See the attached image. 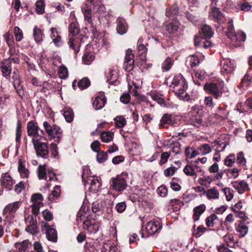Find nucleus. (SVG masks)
I'll list each match as a JSON object with an SVG mask.
<instances>
[{
	"label": "nucleus",
	"instance_id": "nucleus-1",
	"mask_svg": "<svg viewBox=\"0 0 252 252\" xmlns=\"http://www.w3.org/2000/svg\"><path fill=\"white\" fill-rule=\"evenodd\" d=\"M173 91L175 94L180 99L184 100H188L189 95L186 90L188 88V84L181 74H178L174 76L172 82Z\"/></svg>",
	"mask_w": 252,
	"mask_h": 252
},
{
	"label": "nucleus",
	"instance_id": "nucleus-2",
	"mask_svg": "<svg viewBox=\"0 0 252 252\" xmlns=\"http://www.w3.org/2000/svg\"><path fill=\"white\" fill-rule=\"evenodd\" d=\"M234 31L233 20L230 18H228V27L227 31L226 32V35L229 37L232 41L241 42L245 40L246 36L244 32L240 31L234 33Z\"/></svg>",
	"mask_w": 252,
	"mask_h": 252
},
{
	"label": "nucleus",
	"instance_id": "nucleus-3",
	"mask_svg": "<svg viewBox=\"0 0 252 252\" xmlns=\"http://www.w3.org/2000/svg\"><path fill=\"white\" fill-rule=\"evenodd\" d=\"M43 126L49 138L50 139L53 138L59 143L62 136L60 127L56 125L51 126L46 121L43 123Z\"/></svg>",
	"mask_w": 252,
	"mask_h": 252
},
{
	"label": "nucleus",
	"instance_id": "nucleus-4",
	"mask_svg": "<svg viewBox=\"0 0 252 252\" xmlns=\"http://www.w3.org/2000/svg\"><path fill=\"white\" fill-rule=\"evenodd\" d=\"M127 177L121 174L112 178L110 181L111 188L118 192L123 191L127 187Z\"/></svg>",
	"mask_w": 252,
	"mask_h": 252
},
{
	"label": "nucleus",
	"instance_id": "nucleus-5",
	"mask_svg": "<svg viewBox=\"0 0 252 252\" xmlns=\"http://www.w3.org/2000/svg\"><path fill=\"white\" fill-rule=\"evenodd\" d=\"M42 139H32V142L37 156L46 158L49 153L48 147L47 143L41 141Z\"/></svg>",
	"mask_w": 252,
	"mask_h": 252
},
{
	"label": "nucleus",
	"instance_id": "nucleus-6",
	"mask_svg": "<svg viewBox=\"0 0 252 252\" xmlns=\"http://www.w3.org/2000/svg\"><path fill=\"white\" fill-rule=\"evenodd\" d=\"M27 131L29 136H32V139H43L44 138V132L42 130H40L39 133V127L37 124L33 121L29 122L27 124Z\"/></svg>",
	"mask_w": 252,
	"mask_h": 252
},
{
	"label": "nucleus",
	"instance_id": "nucleus-7",
	"mask_svg": "<svg viewBox=\"0 0 252 252\" xmlns=\"http://www.w3.org/2000/svg\"><path fill=\"white\" fill-rule=\"evenodd\" d=\"M25 220L27 225L26 231L32 235H36L39 232V229L37 226L36 217L33 215H29L25 216Z\"/></svg>",
	"mask_w": 252,
	"mask_h": 252
},
{
	"label": "nucleus",
	"instance_id": "nucleus-8",
	"mask_svg": "<svg viewBox=\"0 0 252 252\" xmlns=\"http://www.w3.org/2000/svg\"><path fill=\"white\" fill-rule=\"evenodd\" d=\"M222 86L221 83H207L204 86V89L209 94H213L216 99H218L222 94V92L220 91V88Z\"/></svg>",
	"mask_w": 252,
	"mask_h": 252
},
{
	"label": "nucleus",
	"instance_id": "nucleus-9",
	"mask_svg": "<svg viewBox=\"0 0 252 252\" xmlns=\"http://www.w3.org/2000/svg\"><path fill=\"white\" fill-rule=\"evenodd\" d=\"M188 124L195 127H199L202 123V119L198 114V110L196 109H192L188 114L187 119Z\"/></svg>",
	"mask_w": 252,
	"mask_h": 252
},
{
	"label": "nucleus",
	"instance_id": "nucleus-10",
	"mask_svg": "<svg viewBox=\"0 0 252 252\" xmlns=\"http://www.w3.org/2000/svg\"><path fill=\"white\" fill-rule=\"evenodd\" d=\"M41 230L46 233L47 238L49 241L53 242L57 241L58 237L56 230L54 228L50 227L46 223L42 222Z\"/></svg>",
	"mask_w": 252,
	"mask_h": 252
},
{
	"label": "nucleus",
	"instance_id": "nucleus-11",
	"mask_svg": "<svg viewBox=\"0 0 252 252\" xmlns=\"http://www.w3.org/2000/svg\"><path fill=\"white\" fill-rule=\"evenodd\" d=\"M202 171L201 167L195 164H188L184 168L185 174L188 176L192 177L194 179L197 178L199 172H202Z\"/></svg>",
	"mask_w": 252,
	"mask_h": 252
},
{
	"label": "nucleus",
	"instance_id": "nucleus-12",
	"mask_svg": "<svg viewBox=\"0 0 252 252\" xmlns=\"http://www.w3.org/2000/svg\"><path fill=\"white\" fill-rule=\"evenodd\" d=\"M162 228V225L157 220L149 221L146 224V230L149 235H154L159 232Z\"/></svg>",
	"mask_w": 252,
	"mask_h": 252
},
{
	"label": "nucleus",
	"instance_id": "nucleus-13",
	"mask_svg": "<svg viewBox=\"0 0 252 252\" xmlns=\"http://www.w3.org/2000/svg\"><path fill=\"white\" fill-rule=\"evenodd\" d=\"M221 73L223 74H228L232 73L235 68L233 61L229 59H223L220 62Z\"/></svg>",
	"mask_w": 252,
	"mask_h": 252
},
{
	"label": "nucleus",
	"instance_id": "nucleus-14",
	"mask_svg": "<svg viewBox=\"0 0 252 252\" xmlns=\"http://www.w3.org/2000/svg\"><path fill=\"white\" fill-rule=\"evenodd\" d=\"M211 10L209 14V17L211 20H213L217 22H223L224 19L228 25V19H224L223 14L219 8L212 6Z\"/></svg>",
	"mask_w": 252,
	"mask_h": 252
},
{
	"label": "nucleus",
	"instance_id": "nucleus-15",
	"mask_svg": "<svg viewBox=\"0 0 252 252\" xmlns=\"http://www.w3.org/2000/svg\"><path fill=\"white\" fill-rule=\"evenodd\" d=\"M132 51L127 50L126 53L125 61L124 62V68L127 71L131 70L134 66V55L131 53Z\"/></svg>",
	"mask_w": 252,
	"mask_h": 252
},
{
	"label": "nucleus",
	"instance_id": "nucleus-16",
	"mask_svg": "<svg viewBox=\"0 0 252 252\" xmlns=\"http://www.w3.org/2000/svg\"><path fill=\"white\" fill-rule=\"evenodd\" d=\"M231 184L239 194H243L250 189L248 184L243 180L236 181Z\"/></svg>",
	"mask_w": 252,
	"mask_h": 252
},
{
	"label": "nucleus",
	"instance_id": "nucleus-17",
	"mask_svg": "<svg viewBox=\"0 0 252 252\" xmlns=\"http://www.w3.org/2000/svg\"><path fill=\"white\" fill-rule=\"evenodd\" d=\"M12 79L13 80V86L16 90L17 93L20 96L22 97L24 94L23 90L22 89V86L20 85V76L18 73L17 70H15L13 71V75Z\"/></svg>",
	"mask_w": 252,
	"mask_h": 252
},
{
	"label": "nucleus",
	"instance_id": "nucleus-18",
	"mask_svg": "<svg viewBox=\"0 0 252 252\" xmlns=\"http://www.w3.org/2000/svg\"><path fill=\"white\" fill-rule=\"evenodd\" d=\"M22 203L20 201H15L9 203L5 206L4 208L3 213L5 215H13L20 208Z\"/></svg>",
	"mask_w": 252,
	"mask_h": 252
},
{
	"label": "nucleus",
	"instance_id": "nucleus-19",
	"mask_svg": "<svg viewBox=\"0 0 252 252\" xmlns=\"http://www.w3.org/2000/svg\"><path fill=\"white\" fill-rule=\"evenodd\" d=\"M106 102V98L103 92H100L93 102V106L96 110L102 109Z\"/></svg>",
	"mask_w": 252,
	"mask_h": 252
},
{
	"label": "nucleus",
	"instance_id": "nucleus-20",
	"mask_svg": "<svg viewBox=\"0 0 252 252\" xmlns=\"http://www.w3.org/2000/svg\"><path fill=\"white\" fill-rule=\"evenodd\" d=\"M0 182L2 186L8 190H11L12 189L13 185L15 184V181L7 173H4L2 175Z\"/></svg>",
	"mask_w": 252,
	"mask_h": 252
},
{
	"label": "nucleus",
	"instance_id": "nucleus-21",
	"mask_svg": "<svg viewBox=\"0 0 252 252\" xmlns=\"http://www.w3.org/2000/svg\"><path fill=\"white\" fill-rule=\"evenodd\" d=\"M82 11L84 14L85 21L87 22L88 25H93L92 20V10L91 9V5L89 4V2H87L81 7Z\"/></svg>",
	"mask_w": 252,
	"mask_h": 252
},
{
	"label": "nucleus",
	"instance_id": "nucleus-22",
	"mask_svg": "<svg viewBox=\"0 0 252 252\" xmlns=\"http://www.w3.org/2000/svg\"><path fill=\"white\" fill-rule=\"evenodd\" d=\"M83 228L88 230L91 233H95L99 229V225L95 223L94 221L93 222L90 220H86L83 222Z\"/></svg>",
	"mask_w": 252,
	"mask_h": 252
},
{
	"label": "nucleus",
	"instance_id": "nucleus-23",
	"mask_svg": "<svg viewBox=\"0 0 252 252\" xmlns=\"http://www.w3.org/2000/svg\"><path fill=\"white\" fill-rule=\"evenodd\" d=\"M117 32L121 35L126 33L127 30V25L126 24L125 20L123 18L119 17L117 19Z\"/></svg>",
	"mask_w": 252,
	"mask_h": 252
},
{
	"label": "nucleus",
	"instance_id": "nucleus-24",
	"mask_svg": "<svg viewBox=\"0 0 252 252\" xmlns=\"http://www.w3.org/2000/svg\"><path fill=\"white\" fill-rule=\"evenodd\" d=\"M172 21L165 24V30L170 33L177 31L179 28L180 23L177 20H171Z\"/></svg>",
	"mask_w": 252,
	"mask_h": 252
},
{
	"label": "nucleus",
	"instance_id": "nucleus-25",
	"mask_svg": "<svg viewBox=\"0 0 252 252\" xmlns=\"http://www.w3.org/2000/svg\"><path fill=\"white\" fill-rule=\"evenodd\" d=\"M0 68L3 76L6 79H9L11 72V65L9 64V62L3 61L1 63Z\"/></svg>",
	"mask_w": 252,
	"mask_h": 252
},
{
	"label": "nucleus",
	"instance_id": "nucleus-26",
	"mask_svg": "<svg viewBox=\"0 0 252 252\" xmlns=\"http://www.w3.org/2000/svg\"><path fill=\"white\" fill-rule=\"evenodd\" d=\"M204 194H205L208 199H218L220 197L219 191L216 187H213L207 190L204 191Z\"/></svg>",
	"mask_w": 252,
	"mask_h": 252
},
{
	"label": "nucleus",
	"instance_id": "nucleus-27",
	"mask_svg": "<svg viewBox=\"0 0 252 252\" xmlns=\"http://www.w3.org/2000/svg\"><path fill=\"white\" fill-rule=\"evenodd\" d=\"M213 35V32L211 28L207 25H204L200 32V36L201 38H210Z\"/></svg>",
	"mask_w": 252,
	"mask_h": 252
},
{
	"label": "nucleus",
	"instance_id": "nucleus-28",
	"mask_svg": "<svg viewBox=\"0 0 252 252\" xmlns=\"http://www.w3.org/2000/svg\"><path fill=\"white\" fill-rule=\"evenodd\" d=\"M175 123V119L173 117L168 114H165L160 120L159 127H163L164 124L173 125Z\"/></svg>",
	"mask_w": 252,
	"mask_h": 252
},
{
	"label": "nucleus",
	"instance_id": "nucleus-29",
	"mask_svg": "<svg viewBox=\"0 0 252 252\" xmlns=\"http://www.w3.org/2000/svg\"><path fill=\"white\" fill-rule=\"evenodd\" d=\"M206 210V206L204 204H201L193 209V219L194 221L199 220L200 216Z\"/></svg>",
	"mask_w": 252,
	"mask_h": 252
},
{
	"label": "nucleus",
	"instance_id": "nucleus-30",
	"mask_svg": "<svg viewBox=\"0 0 252 252\" xmlns=\"http://www.w3.org/2000/svg\"><path fill=\"white\" fill-rule=\"evenodd\" d=\"M90 182V189L91 191L95 192L98 190L101 186V183L95 177H90L88 179Z\"/></svg>",
	"mask_w": 252,
	"mask_h": 252
},
{
	"label": "nucleus",
	"instance_id": "nucleus-31",
	"mask_svg": "<svg viewBox=\"0 0 252 252\" xmlns=\"http://www.w3.org/2000/svg\"><path fill=\"white\" fill-rule=\"evenodd\" d=\"M92 4L93 5V10L95 12L101 13L105 11V8L100 0H97L95 1L94 0L93 3L89 2V4H90L91 6Z\"/></svg>",
	"mask_w": 252,
	"mask_h": 252
},
{
	"label": "nucleus",
	"instance_id": "nucleus-32",
	"mask_svg": "<svg viewBox=\"0 0 252 252\" xmlns=\"http://www.w3.org/2000/svg\"><path fill=\"white\" fill-rule=\"evenodd\" d=\"M237 7L240 8L241 10L244 11H249L252 7V2H249L246 0H241L237 3Z\"/></svg>",
	"mask_w": 252,
	"mask_h": 252
},
{
	"label": "nucleus",
	"instance_id": "nucleus-33",
	"mask_svg": "<svg viewBox=\"0 0 252 252\" xmlns=\"http://www.w3.org/2000/svg\"><path fill=\"white\" fill-rule=\"evenodd\" d=\"M236 229L241 237H244L247 234L249 228L243 221L240 220Z\"/></svg>",
	"mask_w": 252,
	"mask_h": 252
},
{
	"label": "nucleus",
	"instance_id": "nucleus-34",
	"mask_svg": "<svg viewBox=\"0 0 252 252\" xmlns=\"http://www.w3.org/2000/svg\"><path fill=\"white\" fill-rule=\"evenodd\" d=\"M68 45L70 48L74 50L75 53L79 51V39L75 37H70L69 39Z\"/></svg>",
	"mask_w": 252,
	"mask_h": 252
},
{
	"label": "nucleus",
	"instance_id": "nucleus-35",
	"mask_svg": "<svg viewBox=\"0 0 252 252\" xmlns=\"http://www.w3.org/2000/svg\"><path fill=\"white\" fill-rule=\"evenodd\" d=\"M178 8L177 5H174L169 9L166 10V16L169 17L171 20H177L178 13Z\"/></svg>",
	"mask_w": 252,
	"mask_h": 252
},
{
	"label": "nucleus",
	"instance_id": "nucleus-36",
	"mask_svg": "<svg viewBox=\"0 0 252 252\" xmlns=\"http://www.w3.org/2000/svg\"><path fill=\"white\" fill-rule=\"evenodd\" d=\"M205 221L208 227H213L219 222V219L215 214H212L206 219Z\"/></svg>",
	"mask_w": 252,
	"mask_h": 252
},
{
	"label": "nucleus",
	"instance_id": "nucleus-37",
	"mask_svg": "<svg viewBox=\"0 0 252 252\" xmlns=\"http://www.w3.org/2000/svg\"><path fill=\"white\" fill-rule=\"evenodd\" d=\"M94 57L93 53L87 50L82 57V61L85 64L89 65L94 60Z\"/></svg>",
	"mask_w": 252,
	"mask_h": 252
},
{
	"label": "nucleus",
	"instance_id": "nucleus-38",
	"mask_svg": "<svg viewBox=\"0 0 252 252\" xmlns=\"http://www.w3.org/2000/svg\"><path fill=\"white\" fill-rule=\"evenodd\" d=\"M61 193L60 187L56 186L53 190L48 195V199L51 202L54 201L56 199L58 198Z\"/></svg>",
	"mask_w": 252,
	"mask_h": 252
},
{
	"label": "nucleus",
	"instance_id": "nucleus-39",
	"mask_svg": "<svg viewBox=\"0 0 252 252\" xmlns=\"http://www.w3.org/2000/svg\"><path fill=\"white\" fill-rule=\"evenodd\" d=\"M173 65V62L172 59L167 57L161 63V68L163 71H168L172 67Z\"/></svg>",
	"mask_w": 252,
	"mask_h": 252
},
{
	"label": "nucleus",
	"instance_id": "nucleus-40",
	"mask_svg": "<svg viewBox=\"0 0 252 252\" xmlns=\"http://www.w3.org/2000/svg\"><path fill=\"white\" fill-rule=\"evenodd\" d=\"M18 171L22 177L28 178L29 175V170L25 167L22 161L20 159L18 161Z\"/></svg>",
	"mask_w": 252,
	"mask_h": 252
},
{
	"label": "nucleus",
	"instance_id": "nucleus-41",
	"mask_svg": "<svg viewBox=\"0 0 252 252\" xmlns=\"http://www.w3.org/2000/svg\"><path fill=\"white\" fill-rule=\"evenodd\" d=\"M18 171L22 177L28 178L29 175V170L25 167L22 161L20 159L18 161Z\"/></svg>",
	"mask_w": 252,
	"mask_h": 252
},
{
	"label": "nucleus",
	"instance_id": "nucleus-42",
	"mask_svg": "<svg viewBox=\"0 0 252 252\" xmlns=\"http://www.w3.org/2000/svg\"><path fill=\"white\" fill-rule=\"evenodd\" d=\"M18 171L22 177L28 178L29 175V170L25 167L22 161L20 159L18 161Z\"/></svg>",
	"mask_w": 252,
	"mask_h": 252
},
{
	"label": "nucleus",
	"instance_id": "nucleus-43",
	"mask_svg": "<svg viewBox=\"0 0 252 252\" xmlns=\"http://www.w3.org/2000/svg\"><path fill=\"white\" fill-rule=\"evenodd\" d=\"M38 177L39 179H45L47 180L46 175V170L45 165H39L37 169Z\"/></svg>",
	"mask_w": 252,
	"mask_h": 252
},
{
	"label": "nucleus",
	"instance_id": "nucleus-44",
	"mask_svg": "<svg viewBox=\"0 0 252 252\" xmlns=\"http://www.w3.org/2000/svg\"><path fill=\"white\" fill-rule=\"evenodd\" d=\"M114 137V133L111 131H104L101 134V140L106 143L112 141Z\"/></svg>",
	"mask_w": 252,
	"mask_h": 252
},
{
	"label": "nucleus",
	"instance_id": "nucleus-45",
	"mask_svg": "<svg viewBox=\"0 0 252 252\" xmlns=\"http://www.w3.org/2000/svg\"><path fill=\"white\" fill-rule=\"evenodd\" d=\"M63 115L66 121L69 123L72 121L74 117L73 110L69 108H65L63 109Z\"/></svg>",
	"mask_w": 252,
	"mask_h": 252
},
{
	"label": "nucleus",
	"instance_id": "nucleus-46",
	"mask_svg": "<svg viewBox=\"0 0 252 252\" xmlns=\"http://www.w3.org/2000/svg\"><path fill=\"white\" fill-rule=\"evenodd\" d=\"M149 95L154 100L157 101L159 104L161 105L164 103L162 95L156 92H151Z\"/></svg>",
	"mask_w": 252,
	"mask_h": 252
},
{
	"label": "nucleus",
	"instance_id": "nucleus-47",
	"mask_svg": "<svg viewBox=\"0 0 252 252\" xmlns=\"http://www.w3.org/2000/svg\"><path fill=\"white\" fill-rule=\"evenodd\" d=\"M212 144L213 147L215 148V150L219 153L223 151L226 146V144L225 142L218 140L213 142Z\"/></svg>",
	"mask_w": 252,
	"mask_h": 252
},
{
	"label": "nucleus",
	"instance_id": "nucleus-48",
	"mask_svg": "<svg viewBox=\"0 0 252 252\" xmlns=\"http://www.w3.org/2000/svg\"><path fill=\"white\" fill-rule=\"evenodd\" d=\"M118 76V73L116 70H110L107 75V82L109 84H113L117 80Z\"/></svg>",
	"mask_w": 252,
	"mask_h": 252
},
{
	"label": "nucleus",
	"instance_id": "nucleus-49",
	"mask_svg": "<svg viewBox=\"0 0 252 252\" xmlns=\"http://www.w3.org/2000/svg\"><path fill=\"white\" fill-rule=\"evenodd\" d=\"M180 183H181L180 180L173 178L170 182V187L173 190L178 191L181 189Z\"/></svg>",
	"mask_w": 252,
	"mask_h": 252
},
{
	"label": "nucleus",
	"instance_id": "nucleus-50",
	"mask_svg": "<svg viewBox=\"0 0 252 252\" xmlns=\"http://www.w3.org/2000/svg\"><path fill=\"white\" fill-rule=\"evenodd\" d=\"M33 35L36 42H39L42 40L43 35V32L41 29L38 28L37 27H35L33 29Z\"/></svg>",
	"mask_w": 252,
	"mask_h": 252
},
{
	"label": "nucleus",
	"instance_id": "nucleus-51",
	"mask_svg": "<svg viewBox=\"0 0 252 252\" xmlns=\"http://www.w3.org/2000/svg\"><path fill=\"white\" fill-rule=\"evenodd\" d=\"M198 150L199 151L200 154L205 155L210 153L212 149L211 146L208 144H203L200 145L198 148Z\"/></svg>",
	"mask_w": 252,
	"mask_h": 252
},
{
	"label": "nucleus",
	"instance_id": "nucleus-52",
	"mask_svg": "<svg viewBox=\"0 0 252 252\" xmlns=\"http://www.w3.org/2000/svg\"><path fill=\"white\" fill-rule=\"evenodd\" d=\"M115 125L117 127L121 128L126 126V122L123 116H118L114 119Z\"/></svg>",
	"mask_w": 252,
	"mask_h": 252
},
{
	"label": "nucleus",
	"instance_id": "nucleus-53",
	"mask_svg": "<svg viewBox=\"0 0 252 252\" xmlns=\"http://www.w3.org/2000/svg\"><path fill=\"white\" fill-rule=\"evenodd\" d=\"M181 146V144L178 142L174 143L172 147V150L170 152V154L171 155H173L175 156L180 154L182 152Z\"/></svg>",
	"mask_w": 252,
	"mask_h": 252
},
{
	"label": "nucleus",
	"instance_id": "nucleus-54",
	"mask_svg": "<svg viewBox=\"0 0 252 252\" xmlns=\"http://www.w3.org/2000/svg\"><path fill=\"white\" fill-rule=\"evenodd\" d=\"M90 84L89 79L88 78L85 77L78 82L77 85L81 90H84L88 88L90 85Z\"/></svg>",
	"mask_w": 252,
	"mask_h": 252
},
{
	"label": "nucleus",
	"instance_id": "nucleus-55",
	"mask_svg": "<svg viewBox=\"0 0 252 252\" xmlns=\"http://www.w3.org/2000/svg\"><path fill=\"white\" fill-rule=\"evenodd\" d=\"M31 200L33 203L42 204L43 196L41 193H36L32 195Z\"/></svg>",
	"mask_w": 252,
	"mask_h": 252
},
{
	"label": "nucleus",
	"instance_id": "nucleus-56",
	"mask_svg": "<svg viewBox=\"0 0 252 252\" xmlns=\"http://www.w3.org/2000/svg\"><path fill=\"white\" fill-rule=\"evenodd\" d=\"M59 77L61 79H65L68 76V70L64 65H61L59 68Z\"/></svg>",
	"mask_w": 252,
	"mask_h": 252
},
{
	"label": "nucleus",
	"instance_id": "nucleus-57",
	"mask_svg": "<svg viewBox=\"0 0 252 252\" xmlns=\"http://www.w3.org/2000/svg\"><path fill=\"white\" fill-rule=\"evenodd\" d=\"M251 80V77L249 75V72H248L242 79L239 87L243 88L244 87H248L250 84Z\"/></svg>",
	"mask_w": 252,
	"mask_h": 252
},
{
	"label": "nucleus",
	"instance_id": "nucleus-58",
	"mask_svg": "<svg viewBox=\"0 0 252 252\" xmlns=\"http://www.w3.org/2000/svg\"><path fill=\"white\" fill-rule=\"evenodd\" d=\"M241 169L237 168H233L228 169L227 174L231 178L236 179L239 175Z\"/></svg>",
	"mask_w": 252,
	"mask_h": 252
},
{
	"label": "nucleus",
	"instance_id": "nucleus-59",
	"mask_svg": "<svg viewBox=\"0 0 252 252\" xmlns=\"http://www.w3.org/2000/svg\"><path fill=\"white\" fill-rule=\"evenodd\" d=\"M107 158L108 156L106 152L104 151H101L97 153L96 156V159L97 162L99 163H103L107 159Z\"/></svg>",
	"mask_w": 252,
	"mask_h": 252
},
{
	"label": "nucleus",
	"instance_id": "nucleus-60",
	"mask_svg": "<svg viewBox=\"0 0 252 252\" xmlns=\"http://www.w3.org/2000/svg\"><path fill=\"white\" fill-rule=\"evenodd\" d=\"M236 161L238 164L241 166H244L246 164V159L245 158L244 154L242 152H239L237 155Z\"/></svg>",
	"mask_w": 252,
	"mask_h": 252
},
{
	"label": "nucleus",
	"instance_id": "nucleus-61",
	"mask_svg": "<svg viewBox=\"0 0 252 252\" xmlns=\"http://www.w3.org/2000/svg\"><path fill=\"white\" fill-rule=\"evenodd\" d=\"M14 32L16 41H21L23 38L22 31L18 27H15L14 29Z\"/></svg>",
	"mask_w": 252,
	"mask_h": 252
},
{
	"label": "nucleus",
	"instance_id": "nucleus-62",
	"mask_svg": "<svg viewBox=\"0 0 252 252\" xmlns=\"http://www.w3.org/2000/svg\"><path fill=\"white\" fill-rule=\"evenodd\" d=\"M235 158L233 154L229 155L224 159V164L227 166H232L235 162Z\"/></svg>",
	"mask_w": 252,
	"mask_h": 252
},
{
	"label": "nucleus",
	"instance_id": "nucleus-63",
	"mask_svg": "<svg viewBox=\"0 0 252 252\" xmlns=\"http://www.w3.org/2000/svg\"><path fill=\"white\" fill-rule=\"evenodd\" d=\"M212 182V178L209 176H204L202 178H199L198 183L202 186H207Z\"/></svg>",
	"mask_w": 252,
	"mask_h": 252
},
{
	"label": "nucleus",
	"instance_id": "nucleus-64",
	"mask_svg": "<svg viewBox=\"0 0 252 252\" xmlns=\"http://www.w3.org/2000/svg\"><path fill=\"white\" fill-rule=\"evenodd\" d=\"M103 248L105 252H117V248L114 244L105 243Z\"/></svg>",
	"mask_w": 252,
	"mask_h": 252
}]
</instances>
